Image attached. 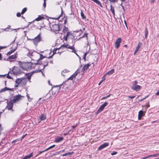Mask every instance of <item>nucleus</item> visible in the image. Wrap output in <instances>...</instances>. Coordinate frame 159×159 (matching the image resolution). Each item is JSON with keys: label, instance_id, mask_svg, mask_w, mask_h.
<instances>
[{"label": "nucleus", "instance_id": "nucleus-1", "mask_svg": "<svg viewBox=\"0 0 159 159\" xmlns=\"http://www.w3.org/2000/svg\"><path fill=\"white\" fill-rule=\"evenodd\" d=\"M18 64L19 66L24 70H28L31 69V64L29 63L19 61Z\"/></svg>", "mask_w": 159, "mask_h": 159}, {"label": "nucleus", "instance_id": "nucleus-2", "mask_svg": "<svg viewBox=\"0 0 159 159\" xmlns=\"http://www.w3.org/2000/svg\"><path fill=\"white\" fill-rule=\"evenodd\" d=\"M32 56L33 57V58L36 59V60L38 61V63L39 64H42L41 63H40V61L45 57L43 56L42 54H39L36 52H33L32 54Z\"/></svg>", "mask_w": 159, "mask_h": 159}, {"label": "nucleus", "instance_id": "nucleus-3", "mask_svg": "<svg viewBox=\"0 0 159 159\" xmlns=\"http://www.w3.org/2000/svg\"><path fill=\"white\" fill-rule=\"evenodd\" d=\"M51 30L55 33V34H58L59 33V31H61V28L59 25L54 24L52 25V26H50Z\"/></svg>", "mask_w": 159, "mask_h": 159}, {"label": "nucleus", "instance_id": "nucleus-4", "mask_svg": "<svg viewBox=\"0 0 159 159\" xmlns=\"http://www.w3.org/2000/svg\"><path fill=\"white\" fill-rule=\"evenodd\" d=\"M61 88V87L59 85H57L54 86L52 88L51 90L52 93L53 95H57L58 93Z\"/></svg>", "mask_w": 159, "mask_h": 159}, {"label": "nucleus", "instance_id": "nucleus-5", "mask_svg": "<svg viewBox=\"0 0 159 159\" xmlns=\"http://www.w3.org/2000/svg\"><path fill=\"white\" fill-rule=\"evenodd\" d=\"M62 47L66 48H69L72 49V51H71V52L75 53L77 56H78V55L76 52V51L75 49V48L74 45L70 46V45H69L67 43H64L62 45H61L60 48H61Z\"/></svg>", "mask_w": 159, "mask_h": 159}, {"label": "nucleus", "instance_id": "nucleus-6", "mask_svg": "<svg viewBox=\"0 0 159 159\" xmlns=\"http://www.w3.org/2000/svg\"><path fill=\"white\" fill-rule=\"evenodd\" d=\"M12 71L13 74L16 75L20 74L23 73V71L20 68L15 66L13 67Z\"/></svg>", "mask_w": 159, "mask_h": 159}, {"label": "nucleus", "instance_id": "nucleus-7", "mask_svg": "<svg viewBox=\"0 0 159 159\" xmlns=\"http://www.w3.org/2000/svg\"><path fill=\"white\" fill-rule=\"evenodd\" d=\"M74 37L72 34L71 32L69 31L66 33V34L64 36L63 39L64 40L67 41L68 39H73Z\"/></svg>", "mask_w": 159, "mask_h": 159}, {"label": "nucleus", "instance_id": "nucleus-8", "mask_svg": "<svg viewBox=\"0 0 159 159\" xmlns=\"http://www.w3.org/2000/svg\"><path fill=\"white\" fill-rule=\"evenodd\" d=\"M23 96H21L20 94L15 96L13 97V98L12 99H11L10 100L13 103H16L20 101L22 98Z\"/></svg>", "mask_w": 159, "mask_h": 159}, {"label": "nucleus", "instance_id": "nucleus-9", "mask_svg": "<svg viewBox=\"0 0 159 159\" xmlns=\"http://www.w3.org/2000/svg\"><path fill=\"white\" fill-rule=\"evenodd\" d=\"M41 33H39V34L34 39H32V40L33 43L37 45L39 42L41 41Z\"/></svg>", "mask_w": 159, "mask_h": 159}, {"label": "nucleus", "instance_id": "nucleus-10", "mask_svg": "<svg viewBox=\"0 0 159 159\" xmlns=\"http://www.w3.org/2000/svg\"><path fill=\"white\" fill-rule=\"evenodd\" d=\"M14 103L10 100L9 101L7 102V106L6 107V109L8 110H11L13 111V107Z\"/></svg>", "mask_w": 159, "mask_h": 159}, {"label": "nucleus", "instance_id": "nucleus-11", "mask_svg": "<svg viewBox=\"0 0 159 159\" xmlns=\"http://www.w3.org/2000/svg\"><path fill=\"white\" fill-rule=\"evenodd\" d=\"M122 42V39L120 38H118L115 42V48L118 49L120 46V43Z\"/></svg>", "mask_w": 159, "mask_h": 159}, {"label": "nucleus", "instance_id": "nucleus-12", "mask_svg": "<svg viewBox=\"0 0 159 159\" xmlns=\"http://www.w3.org/2000/svg\"><path fill=\"white\" fill-rule=\"evenodd\" d=\"M80 72L79 70H77L67 80H73L75 78L76 76L77 75L78 73Z\"/></svg>", "mask_w": 159, "mask_h": 159}, {"label": "nucleus", "instance_id": "nucleus-13", "mask_svg": "<svg viewBox=\"0 0 159 159\" xmlns=\"http://www.w3.org/2000/svg\"><path fill=\"white\" fill-rule=\"evenodd\" d=\"M141 88V86L138 85H132V86L131 87V89L132 90H135L136 91H139Z\"/></svg>", "mask_w": 159, "mask_h": 159}, {"label": "nucleus", "instance_id": "nucleus-14", "mask_svg": "<svg viewBox=\"0 0 159 159\" xmlns=\"http://www.w3.org/2000/svg\"><path fill=\"white\" fill-rule=\"evenodd\" d=\"M60 48H54L53 50V54H52V56H49V57L48 58V59L49 58H52L54 55V54L57 53H59V54L60 55L61 54V52H59L58 51H57L58 50H59Z\"/></svg>", "mask_w": 159, "mask_h": 159}, {"label": "nucleus", "instance_id": "nucleus-15", "mask_svg": "<svg viewBox=\"0 0 159 159\" xmlns=\"http://www.w3.org/2000/svg\"><path fill=\"white\" fill-rule=\"evenodd\" d=\"M69 31V30L67 27L64 25L62 29L61 34H65Z\"/></svg>", "mask_w": 159, "mask_h": 159}, {"label": "nucleus", "instance_id": "nucleus-16", "mask_svg": "<svg viewBox=\"0 0 159 159\" xmlns=\"http://www.w3.org/2000/svg\"><path fill=\"white\" fill-rule=\"evenodd\" d=\"M17 52L15 53L14 55H12L10 56L9 57L7 58V61H9V60L14 59L17 57Z\"/></svg>", "mask_w": 159, "mask_h": 159}, {"label": "nucleus", "instance_id": "nucleus-17", "mask_svg": "<svg viewBox=\"0 0 159 159\" xmlns=\"http://www.w3.org/2000/svg\"><path fill=\"white\" fill-rule=\"evenodd\" d=\"M67 81H65L64 82H63L62 84L59 86L61 87V88H62L63 89H67L68 87V85L66 84Z\"/></svg>", "mask_w": 159, "mask_h": 159}, {"label": "nucleus", "instance_id": "nucleus-18", "mask_svg": "<svg viewBox=\"0 0 159 159\" xmlns=\"http://www.w3.org/2000/svg\"><path fill=\"white\" fill-rule=\"evenodd\" d=\"M109 145V143H105L101 145L99 148V150H101L103 148L108 146Z\"/></svg>", "mask_w": 159, "mask_h": 159}, {"label": "nucleus", "instance_id": "nucleus-19", "mask_svg": "<svg viewBox=\"0 0 159 159\" xmlns=\"http://www.w3.org/2000/svg\"><path fill=\"white\" fill-rule=\"evenodd\" d=\"M91 64L90 63L85 65L82 68V71H85L88 69L89 66H91Z\"/></svg>", "mask_w": 159, "mask_h": 159}, {"label": "nucleus", "instance_id": "nucleus-20", "mask_svg": "<svg viewBox=\"0 0 159 159\" xmlns=\"http://www.w3.org/2000/svg\"><path fill=\"white\" fill-rule=\"evenodd\" d=\"M142 43L140 42H139L138 43V45L137 47L136 48V49L135 50L134 52V54L135 55V53H137V52L139 51L141 46L142 45Z\"/></svg>", "mask_w": 159, "mask_h": 159}, {"label": "nucleus", "instance_id": "nucleus-21", "mask_svg": "<svg viewBox=\"0 0 159 159\" xmlns=\"http://www.w3.org/2000/svg\"><path fill=\"white\" fill-rule=\"evenodd\" d=\"M45 19V18L43 17V16L41 15H39L37 18L35 19L33 21L30 22V23H32V22H34V21H39L40 20H42V19Z\"/></svg>", "mask_w": 159, "mask_h": 159}, {"label": "nucleus", "instance_id": "nucleus-22", "mask_svg": "<svg viewBox=\"0 0 159 159\" xmlns=\"http://www.w3.org/2000/svg\"><path fill=\"white\" fill-rule=\"evenodd\" d=\"M23 81H25L26 82L25 83H26V79L23 78H18L16 80L15 82L16 83L19 84L21 82H22Z\"/></svg>", "mask_w": 159, "mask_h": 159}, {"label": "nucleus", "instance_id": "nucleus-23", "mask_svg": "<svg viewBox=\"0 0 159 159\" xmlns=\"http://www.w3.org/2000/svg\"><path fill=\"white\" fill-rule=\"evenodd\" d=\"M143 115H144L143 111L142 110L140 111L138 113V118L139 120H140Z\"/></svg>", "mask_w": 159, "mask_h": 159}, {"label": "nucleus", "instance_id": "nucleus-24", "mask_svg": "<svg viewBox=\"0 0 159 159\" xmlns=\"http://www.w3.org/2000/svg\"><path fill=\"white\" fill-rule=\"evenodd\" d=\"M104 108L105 107H103V106H102V105H101L100 106L98 110H97L96 113V114H98L101 111H102L103 110Z\"/></svg>", "mask_w": 159, "mask_h": 159}, {"label": "nucleus", "instance_id": "nucleus-25", "mask_svg": "<svg viewBox=\"0 0 159 159\" xmlns=\"http://www.w3.org/2000/svg\"><path fill=\"white\" fill-rule=\"evenodd\" d=\"M63 139L64 138L63 137H57L56 139H55L54 141L56 143H59L63 140Z\"/></svg>", "mask_w": 159, "mask_h": 159}, {"label": "nucleus", "instance_id": "nucleus-26", "mask_svg": "<svg viewBox=\"0 0 159 159\" xmlns=\"http://www.w3.org/2000/svg\"><path fill=\"white\" fill-rule=\"evenodd\" d=\"M33 73H28L26 74V77L30 81L31 79V77L32 76Z\"/></svg>", "mask_w": 159, "mask_h": 159}, {"label": "nucleus", "instance_id": "nucleus-27", "mask_svg": "<svg viewBox=\"0 0 159 159\" xmlns=\"http://www.w3.org/2000/svg\"><path fill=\"white\" fill-rule=\"evenodd\" d=\"M114 72V69H112L108 71L107 73H106V74L107 75H110L111 74H112Z\"/></svg>", "mask_w": 159, "mask_h": 159}, {"label": "nucleus", "instance_id": "nucleus-28", "mask_svg": "<svg viewBox=\"0 0 159 159\" xmlns=\"http://www.w3.org/2000/svg\"><path fill=\"white\" fill-rule=\"evenodd\" d=\"M33 153H31L29 155H27L24 157V159H30L33 157Z\"/></svg>", "mask_w": 159, "mask_h": 159}, {"label": "nucleus", "instance_id": "nucleus-29", "mask_svg": "<svg viewBox=\"0 0 159 159\" xmlns=\"http://www.w3.org/2000/svg\"><path fill=\"white\" fill-rule=\"evenodd\" d=\"M74 153L73 152H68L66 153H65L63 154L62 155V156H65L67 155H69L70 157L71 156V155Z\"/></svg>", "mask_w": 159, "mask_h": 159}, {"label": "nucleus", "instance_id": "nucleus-30", "mask_svg": "<svg viewBox=\"0 0 159 159\" xmlns=\"http://www.w3.org/2000/svg\"><path fill=\"white\" fill-rule=\"evenodd\" d=\"M16 48L13 49L11 50L8 52L7 54V55H10L11 53H12L13 52L15 51V50H16Z\"/></svg>", "mask_w": 159, "mask_h": 159}, {"label": "nucleus", "instance_id": "nucleus-31", "mask_svg": "<svg viewBox=\"0 0 159 159\" xmlns=\"http://www.w3.org/2000/svg\"><path fill=\"white\" fill-rule=\"evenodd\" d=\"M110 7V10L112 12L113 16H115L114 8L112 5H111Z\"/></svg>", "mask_w": 159, "mask_h": 159}, {"label": "nucleus", "instance_id": "nucleus-32", "mask_svg": "<svg viewBox=\"0 0 159 159\" xmlns=\"http://www.w3.org/2000/svg\"><path fill=\"white\" fill-rule=\"evenodd\" d=\"M39 118L41 120H45L46 118V117L45 115L43 114L41 115Z\"/></svg>", "mask_w": 159, "mask_h": 159}, {"label": "nucleus", "instance_id": "nucleus-33", "mask_svg": "<svg viewBox=\"0 0 159 159\" xmlns=\"http://www.w3.org/2000/svg\"><path fill=\"white\" fill-rule=\"evenodd\" d=\"M148 31L147 28V27H146L145 29V39L147 38L148 35Z\"/></svg>", "mask_w": 159, "mask_h": 159}, {"label": "nucleus", "instance_id": "nucleus-34", "mask_svg": "<svg viewBox=\"0 0 159 159\" xmlns=\"http://www.w3.org/2000/svg\"><path fill=\"white\" fill-rule=\"evenodd\" d=\"M70 72L69 70L66 69H65L61 71V74L63 76H65V75L63 74L64 73H67Z\"/></svg>", "mask_w": 159, "mask_h": 159}, {"label": "nucleus", "instance_id": "nucleus-35", "mask_svg": "<svg viewBox=\"0 0 159 159\" xmlns=\"http://www.w3.org/2000/svg\"><path fill=\"white\" fill-rule=\"evenodd\" d=\"M80 14L81 17L83 19H84L86 18V16L84 15L82 11H81Z\"/></svg>", "mask_w": 159, "mask_h": 159}, {"label": "nucleus", "instance_id": "nucleus-36", "mask_svg": "<svg viewBox=\"0 0 159 159\" xmlns=\"http://www.w3.org/2000/svg\"><path fill=\"white\" fill-rule=\"evenodd\" d=\"M88 33H85L84 34V35H83V36H82V37H80V39L81 38L86 37V39H87L88 38Z\"/></svg>", "mask_w": 159, "mask_h": 159}, {"label": "nucleus", "instance_id": "nucleus-37", "mask_svg": "<svg viewBox=\"0 0 159 159\" xmlns=\"http://www.w3.org/2000/svg\"><path fill=\"white\" fill-rule=\"evenodd\" d=\"M27 10V9L26 7H25V8H24L22 11L21 12V14H23Z\"/></svg>", "mask_w": 159, "mask_h": 159}, {"label": "nucleus", "instance_id": "nucleus-38", "mask_svg": "<svg viewBox=\"0 0 159 159\" xmlns=\"http://www.w3.org/2000/svg\"><path fill=\"white\" fill-rule=\"evenodd\" d=\"M108 104V102H105L104 104H102V105L104 107H105L106 106H107Z\"/></svg>", "mask_w": 159, "mask_h": 159}, {"label": "nucleus", "instance_id": "nucleus-39", "mask_svg": "<svg viewBox=\"0 0 159 159\" xmlns=\"http://www.w3.org/2000/svg\"><path fill=\"white\" fill-rule=\"evenodd\" d=\"M62 11L61 14L59 15V16L55 18V19L57 20H58L60 18V17L62 16Z\"/></svg>", "mask_w": 159, "mask_h": 159}, {"label": "nucleus", "instance_id": "nucleus-40", "mask_svg": "<svg viewBox=\"0 0 159 159\" xmlns=\"http://www.w3.org/2000/svg\"><path fill=\"white\" fill-rule=\"evenodd\" d=\"M8 88L6 87L4 89H2L1 90V92H4L6 90H7Z\"/></svg>", "mask_w": 159, "mask_h": 159}, {"label": "nucleus", "instance_id": "nucleus-41", "mask_svg": "<svg viewBox=\"0 0 159 159\" xmlns=\"http://www.w3.org/2000/svg\"><path fill=\"white\" fill-rule=\"evenodd\" d=\"M88 52H86L84 55L83 58L84 60H86V57Z\"/></svg>", "mask_w": 159, "mask_h": 159}, {"label": "nucleus", "instance_id": "nucleus-42", "mask_svg": "<svg viewBox=\"0 0 159 159\" xmlns=\"http://www.w3.org/2000/svg\"><path fill=\"white\" fill-rule=\"evenodd\" d=\"M106 75H106V74H105L103 75V76L102 77V81H103L105 80V79H106L105 76Z\"/></svg>", "mask_w": 159, "mask_h": 159}, {"label": "nucleus", "instance_id": "nucleus-43", "mask_svg": "<svg viewBox=\"0 0 159 159\" xmlns=\"http://www.w3.org/2000/svg\"><path fill=\"white\" fill-rule=\"evenodd\" d=\"M82 30L84 31L85 30V28L86 27L85 25L84 24H83L82 25Z\"/></svg>", "mask_w": 159, "mask_h": 159}, {"label": "nucleus", "instance_id": "nucleus-44", "mask_svg": "<svg viewBox=\"0 0 159 159\" xmlns=\"http://www.w3.org/2000/svg\"><path fill=\"white\" fill-rule=\"evenodd\" d=\"M43 64L44 66H46L48 65V62L47 61H46L43 63Z\"/></svg>", "mask_w": 159, "mask_h": 159}, {"label": "nucleus", "instance_id": "nucleus-45", "mask_svg": "<svg viewBox=\"0 0 159 159\" xmlns=\"http://www.w3.org/2000/svg\"><path fill=\"white\" fill-rule=\"evenodd\" d=\"M20 139H16L15 140H14L13 141H12V142H11V143H15L16 142H17V141H18Z\"/></svg>", "mask_w": 159, "mask_h": 159}, {"label": "nucleus", "instance_id": "nucleus-46", "mask_svg": "<svg viewBox=\"0 0 159 159\" xmlns=\"http://www.w3.org/2000/svg\"><path fill=\"white\" fill-rule=\"evenodd\" d=\"M133 85H137L138 84V82L137 80H135L134 82H133Z\"/></svg>", "mask_w": 159, "mask_h": 159}, {"label": "nucleus", "instance_id": "nucleus-47", "mask_svg": "<svg viewBox=\"0 0 159 159\" xmlns=\"http://www.w3.org/2000/svg\"><path fill=\"white\" fill-rule=\"evenodd\" d=\"M9 72L8 73V74L7 75V77L8 79H12V78L9 75Z\"/></svg>", "mask_w": 159, "mask_h": 159}, {"label": "nucleus", "instance_id": "nucleus-48", "mask_svg": "<svg viewBox=\"0 0 159 159\" xmlns=\"http://www.w3.org/2000/svg\"><path fill=\"white\" fill-rule=\"evenodd\" d=\"M117 152H111V155H115L116 154H117Z\"/></svg>", "mask_w": 159, "mask_h": 159}, {"label": "nucleus", "instance_id": "nucleus-49", "mask_svg": "<svg viewBox=\"0 0 159 159\" xmlns=\"http://www.w3.org/2000/svg\"><path fill=\"white\" fill-rule=\"evenodd\" d=\"M21 13H20V12H18L16 14V16L18 17H20L21 16Z\"/></svg>", "mask_w": 159, "mask_h": 159}, {"label": "nucleus", "instance_id": "nucleus-50", "mask_svg": "<svg viewBox=\"0 0 159 159\" xmlns=\"http://www.w3.org/2000/svg\"><path fill=\"white\" fill-rule=\"evenodd\" d=\"M145 106L147 108L149 107L150 106L149 105V102H148V104L145 105Z\"/></svg>", "mask_w": 159, "mask_h": 159}, {"label": "nucleus", "instance_id": "nucleus-51", "mask_svg": "<svg viewBox=\"0 0 159 159\" xmlns=\"http://www.w3.org/2000/svg\"><path fill=\"white\" fill-rule=\"evenodd\" d=\"M55 146V145H52V146H50L48 148H49V149H51L53 148Z\"/></svg>", "mask_w": 159, "mask_h": 159}, {"label": "nucleus", "instance_id": "nucleus-52", "mask_svg": "<svg viewBox=\"0 0 159 159\" xmlns=\"http://www.w3.org/2000/svg\"><path fill=\"white\" fill-rule=\"evenodd\" d=\"M149 96V95H147V96H146L145 97H144V98L141 99L140 100V101H142L143 100L145 99L146 98H147Z\"/></svg>", "mask_w": 159, "mask_h": 159}, {"label": "nucleus", "instance_id": "nucleus-53", "mask_svg": "<svg viewBox=\"0 0 159 159\" xmlns=\"http://www.w3.org/2000/svg\"><path fill=\"white\" fill-rule=\"evenodd\" d=\"M46 0H44V3L43 4V6L45 7L46 6Z\"/></svg>", "mask_w": 159, "mask_h": 159}, {"label": "nucleus", "instance_id": "nucleus-54", "mask_svg": "<svg viewBox=\"0 0 159 159\" xmlns=\"http://www.w3.org/2000/svg\"><path fill=\"white\" fill-rule=\"evenodd\" d=\"M27 134H25V135H23L21 138V140H22L27 135Z\"/></svg>", "mask_w": 159, "mask_h": 159}, {"label": "nucleus", "instance_id": "nucleus-55", "mask_svg": "<svg viewBox=\"0 0 159 159\" xmlns=\"http://www.w3.org/2000/svg\"><path fill=\"white\" fill-rule=\"evenodd\" d=\"M43 152H44V151H43H43H41L39 152V153L38 154V155H36V156H38L39 155V154H41V153H43Z\"/></svg>", "mask_w": 159, "mask_h": 159}, {"label": "nucleus", "instance_id": "nucleus-56", "mask_svg": "<svg viewBox=\"0 0 159 159\" xmlns=\"http://www.w3.org/2000/svg\"><path fill=\"white\" fill-rule=\"evenodd\" d=\"M159 156V153L157 154H153V157H157Z\"/></svg>", "mask_w": 159, "mask_h": 159}, {"label": "nucleus", "instance_id": "nucleus-57", "mask_svg": "<svg viewBox=\"0 0 159 159\" xmlns=\"http://www.w3.org/2000/svg\"><path fill=\"white\" fill-rule=\"evenodd\" d=\"M67 22V19L66 18L64 19V24H66Z\"/></svg>", "mask_w": 159, "mask_h": 159}, {"label": "nucleus", "instance_id": "nucleus-58", "mask_svg": "<svg viewBox=\"0 0 159 159\" xmlns=\"http://www.w3.org/2000/svg\"><path fill=\"white\" fill-rule=\"evenodd\" d=\"M135 97V96H128V98H130L132 99L134 98Z\"/></svg>", "mask_w": 159, "mask_h": 159}, {"label": "nucleus", "instance_id": "nucleus-59", "mask_svg": "<svg viewBox=\"0 0 159 159\" xmlns=\"http://www.w3.org/2000/svg\"><path fill=\"white\" fill-rule=\"evenodd\" d=\"M19 85V84L16 83V84H15V87H18V85Z\"/></svg>", "mask_w": 159, "mask_h": 159}, {"label": "nucleus", "instance_id": "nucleus-60", "mask_svg": "<svg viewBox=\"0 0 159 159\" xmlns=\"http://www.w3.org/2000/svg\"><path fill=\"white\" fill-rule=\"evenodd\" d=\"M155 1V0H151L150 2L151 4L153 3Z\"/></svg>", "mask_w": 159, "mask_h": 159}, {"label": "nucleus", "instance_id": "nucleus-61", "mask_svg": "<svg viewBox=\"0 0 159 159\" xmlns=\"http://www.w3.org/2000/svg\"><path fill=\"white\" fill-rule=\"evenodd\" d=\"M107 98V97H102L101 99V100H103L106 98Z\"/></svg>", "mask_w": 159, "mask_h": 159}, {"label": "nucleus", "instance_id": "nucleus-62", "mask_svg": "<svg viewBox=\"0 0 159 159\" xmlns=\"http://www.w3.org/2000/svg\"><path fill=\"white\" fill-rule=\"evenodd\" d=\"M49 150V148H47L46 149H45L44 150H43V151H44V152H46V151H47L48 150Z\"/></svg>", "mask_w": 159, "mask_h": 159}, {"label": "nucleus", "instance_id": "nucleus-63", "mask_svg": "<svg viewBox=\"0 0 159 159\" xmlns=\"http://www.w3.org/2000/svg\"><path fill=\"white\" fill-rule=\"evenodd\" d=\"M40 27H41V28L43 27H44V25L43 24V23H42V24H41V25H40Z\"/></svg>", "mask_w": 159, "mask_h": 159}, {"label": "nucleus", "instance_id": "nucleus-64", "mask_svg": "<svg viewBox=\"0 0 159 159\" xmlns=\"http://www.w3.org/2000/svg\"><path fill=\"white\" fill-rule=\"evenodd\" d=\"M156 95H159V89L158 90V91L156 93Z\"/></svg>", "mask_w": 159, "mask_h": 159}]
</instances>
